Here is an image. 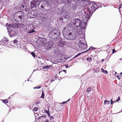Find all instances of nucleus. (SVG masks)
<instances>
[{
  "label": "nucleus",
  "instance_id": "nucleus-1",
  "mask_svg": "<svg viewBox=\"0 0 122 122\" xmlns=\"http://www.w3.org/2000/svg\"><path fill=\"white\" fill-rule=\"evenodd\" d=\"M68 26L64 28L63 30V34L66 39L71 40H74L76 39L78 35L83 34L82 30L80 27L70 30Z\"/></svg>",
  "mask_w": 122,
  "mask_h": 122
},
{
  "label": "nucleus",
  "instance_id": "nucleus-2",
  "mask_svg": "<svg viewBox=\"0 0 122 122\" xmlns=\"http://www.w3.org/2000/svg\"><path fill=\"white\" fill-rule=\"evenodd\" d=\"M38 2V0H32L30 2V6L31 9L30 12H29L30 9L28 8H25V9H23V11L26 12L27 14H30V18H34L38 15L37 12L36 10V3Z\"/></svg>",
  "mask_w": 122,
  "mask_h": 122
},
{
  "label": "nucleus",
  "instance_id": "nucleus-3",
  "mask_svg": "<svg viewBox=\"0 0 122 122\" xmlns=\"http://www.w3.org/2000/svg\"><path fill=\"white\" fill-rule=\"evenodd\" d=\"M41 2L38 0V2L36 3V5L38 8L43 12L46 10L48 11L51 9V4L47 1H43Z\"/></svg>",
  "mask_w": 122,
  "mask_h": 122
},
{
  "label": "nucleus",
  "instance_id": "nucleus-4",
  "mask_svg": "<svg viewBox=\"0 0 122 122\" xmlns=\"http://www.w3.org/2000/svg\"><path fill=\"white\" fill-rule=\"evenodd\" d=\"M89 3L90 5L92 4V5L89 8L88 7H85L83 10V11L85 14H86V12H87L89 14H91L92 15L93 13L99 7L98 6L99 4L98 3L96 4L93 2H92L91 3L89 2Z\"/></svg>",
  "mask_w": 122,
  "mask_h": 122
},
{
  "label": "nucleus",
  "instance_id": "nucleus-5",
  "mask_svg": "<svg viewBox=\"0 0 122 122\" xmlns=\"http://www.w3.org/2000/svg\"><path fill=\"white\" fill-rule=\"evenodd\" d=\"M60 35V31L54 28L50 32L48 36L50 39L54 40L59 38Z\"/></svg>",
  "mask_w": 122,
  "mask_h": 122
},
{
  "label": "nucleus",
  "instance_id": "nucleus-6",
  "mask_svg": "<svg viewBox=\"0 0 122 122\" xmlns=\"http://www.w3.org/2000/svg\"><path fill=\"white\" fill-rule=\"evenodd\" d=\"M14 17L15 20L17 22H22L23 21L24 15L21 11L17 12L14 15Z\"/></svg>",
  "mask_w": 122,
  "mask_h": 122
},
{
  "label": "nucleus",
  "instance_id": "nucleus-7",
  "mask_svg": "<svg viewBox=\"0 0 122 122\" xmlns=\"http://www.w3.org/2000/svg\"><path fill=\"white\" fill-rule=\"evenodd\" d=\"M67 5L66 4L64 5L62 8L63 11L61 13V15L65 18H67L69 16L68 12V8Z\"/></svg>",
  "mask_w": 122,
  "mask_h": 122
},
{
  "label": "nucleus",
  "instance_id": "nucleus-8",
  "mask_svg": "<svg viewBox=\"0 0 122 122\" xmlns=\"http://www.w3.org/2000/svg\"><path fill=\"white\" fill-rule=\"evenodd\" d=\"M81 21L80 19L78 18H75L72 21L71 25L75 27V29L78 28V27H80V25Z\"/></svg>",
  "mask_w": 122,
  "mask_h": 122
},
{
  "label": "nucleus",
  "instance_id": "nucleus-9",
  "mask_svg": "<svg viewBox=\"0 0 122 122\" xmlns=\"http://www.w3.org/2000/svg\"><path fill=\"white\" fill-rule=\"evenodd\" d=\"M5 25L6 26L7 30L9 33L10 35V36H13L10 34L9 32V30H10V31H11V29L10 28H17L18 27V24L17 23H14L8 24V23H6L5 24Z\"/></svg>",
  "mask_w": 122,
  "mask_h": 122
},
{
  "label": "nucleus",
  "instance_id": "nucleus-10",
  "mask_svg": "<svg viewBox=\"0 0 122 122\" xmlns=\"http://www.w3.org/2000/svg\"><path fill=\"white\" fill-rule=\"evenodd\" d=\"M37 19L38 20H42L43 21L46 20L47 19V15L45 13L41 12L38 14Z\"/></svg>",
  "mask_w": 122,
  "mask_h": 122
},
{
  "label": "nucleus",
  "instance_id": "nucleus-11",
  "mask_svg": "<svg viewBox=\"0 0 122 122\" xmlns=\"http://www.w3.org/2000/svg\"><path fill=\"white\" fill-rule=\"evenodd\" d=\"M54 43L52 41H50L47 42L46 44V48L47 49H49L51 48L53 46Z\"/></svg>",
  "mask_w": 122,
  "mask_h": 122
},
{
  "label": "nucleus",
  "instance_id": "nucleus-12",
  "mask_svg": "<svg viewBox=\"0 0 122 122\" xmlns=\"http://www.w3.org/2000/svg\"><path fill=\"white\" fill-rule=\"evenodd\" d=\"M9 41V40L7 38H4L1 40V41H0V45L5 46L7 44Z\"/></svg>",
  "mask_w": 122,
  "mask_h": 122
},
{
  "label": "nucleus",
  "instance_id": "nucleus-13",
  "mask_svg": "<svg viewBox=\"0 0 122 122\" xmlns=\"http://www.w3.org/2000/svg\"><path fill=\"white\" fill-rule=\"evenodd\" d=\"M86 16L85 17L83 20V22H85L87 23L88 20L90 19L91 17L92 16L91 14H89L86 12Z\"/></svg>",
  "mask_w": 122,
  "mask_h": 122
},
{
  "label": "nucleus",
  "instance_id": "nucleus-14",
  "mask_svg": "<svg viewBox=\"0 0 122 122\" xmlns=\"http://www.w3.org/2000/svg\"><path fill=\"white\" fill-rule=\"evenodd\" d=\"M77 2L78 3H84V5H87V4H89V1H87L85 0H77Z\"/></svg>",
  "mask_w": 122,
  "mask_h": 122
},
{
  "label": "nucleus",
  "instance_id": "nucleus-15",
  "mask_svg": "<svg viewBox=\"0 0 122 122\" xmlns=\"http://www.w3.org/2000/svg\"><path fill=\"white\" fill-rule=\"evenodd\" d=\"M81 24V29H85L86 27L87 23H86L85 22H83L82 21Z\"/></svg>",
  "mask_w": 122,
  "mask_h": 122
},
{
  "label": "nucleus",
  "instance_id": "nucleus-16",
  "mask_svg": "<svg viewBox=\"0 0 122 122\" xmlns=\"http://www.w3.org/2000/svg\"><path fill=\"white\" fill-rule=\"evenodd\" d=\"M9 2V0H0V2L1 3L2 5H4L5 4H8Z\"/></svg>",
  "mask_w": 122,
  "mask_h": 122
},
{
  "label": "nucleus",
  "instance_id": "nucleus-17",
  "mask_svg": "<svg viewBox=\"0 0 122 122\" xmlns=\"http://www.w3.org/2000/svg\"><path fill=\"white\" fill-rule=\"evenodd\" d=\"M81 45H84V47H83L84 49H87V45L85 43H84L82 42L81 40H80L79 41Z\"/></svg>",
  "mask_w": 122,
  "mask_h": 122
},
{
  "label": "nucleus",
  "instance_id": "nucleus-18",
  "mask_svg": "<svg viewBox=\"0 0 122 122\" xmlns=\"http://www.w3.org/2000/svg\"><path fill=\"white\" fill-rule=\"evenodd\" d=\"M76 8V4H74L72 5V6H71V10L72 11H74L75 10Z\"/></svg>",
  "mask_w": 122,
  "mask_h": 122
},
{
  "label": "nucleus",
  "instance_id": "nucleus-19",
  "mask_svg": "<svg viewBox=\"0 0 122 122\" xmlns=\"http://www.w3.org/2000/svg\"><path fill=\"white\" fill-rule=\"evenodd\" d=\"M65 44V42L61 41L59 43V45L60 46L63 47L66 45Z\"/></svg>",
  "mask_w": 122,
  "mask_h": 122
},
{
  "label": "nucleus",
  "instance_id": "nucleus-20",
  "mask_svg": "<svg viewBox=\"0 0 122 122\" xmlns=\"http://www.w3.org/2000/svg\"><path fill=\"white\" fill-rule=\"evenodd\" d=\"M25 31L28 33H33V32H31L32 31L29 29V27L26 28V29L25 30Z\"/></svg>",
  "mask_w": 122,
  "mask_h": 122
},
{
  "label": "nucleus",
  "instance_id": "nucleus-21",
  "mask_svg": "<svg viewBox=\"0 0 122 122\" xmlns=\"http://www.w3.org/2000/svg\"><path fill=\"white\" fill-rule=\"evenodd\" d=\"M52 66L51 65L46 66L43 67L42 68L45 69H49L52 68Z\"/></svg>",
  "mask_w": 122,
  "mask_h": 122
},
{
  "label": "nucleus",
  "instance_id": "nucleus-22",
  "mask_svg": "<svg viewBox=\"0 0 122 122\" xmlns=\"http://www.w3.org/2000/svg\"><path fill=\"white\" fill-rule=\"evenodd\" d=\"M56 2L57 3L61 4L65 2V0H56Z\"/></svg>",
  "mask_w": 122,
  "mask_h": 122
},
{
  "label": "nucleus",
  "instance_id": "nucleus-23",
  "mask_svg": "<svg viewBox=\"0 0 122 122\" xmlns=\"http://www.w3.org/2000/svg\"><path fill=\"white\" fill-rule=\"evenodd\" d=\"M119 10L120 14L122 16V5H120V7L119 8Z\"/></svg>",
  "mask_w": 122,
  "mask_h": 122
},
{
  "label": "nucleus",
  "instance_id": "nucleus-24",
  "mask_svg": "<svg viewBox=\"0 0 122 122\" xmlns=\"http://www.w3.org/2000/svg\"><path fill=\"white\" fill-rule=\"evenodd\" d=\"M18 26L17 28H21L23 27L24 26H25V25L22 24H18Z\"/></svg>",
  "mask_w": 122,
  "mask_h": 122
},
{
  "label": "nucleus",
  "instance_id": "nucleus-25",
  "mask_svg": "<svg viewBox=\"0 0 122 122\" xmlns=\"http://www.w3.org/2000/svg\"><path fill=\"white\" fill-rule=\"evenodd\" d=\"M85 53V51H84L80 53L77 54V55H76L75 56H74L72 59H75L77 57H78L80 55L82 54L83 53Z\"/></svg>",
  "mask_w": 122,
  "mask_h": 122
},
{
  "label": "nucleus",
  "instance_id": "nucleus-26",
  "mask_svg": "<svg viewBox=\"0 0 122 122\" xmlns=\"http://www.w3.org/2000/svg\"><path fill=\"white\" fill-rule=\"evenodd\" d=\"M101 71L103 73L107 74L108 73L107 71L106 70H104L103 68H102L101 69Z\"/></svg>",
  "mask_w": 122,
  "mask_h": 122
},
{
  "label": "nucleus",
  "instance_id": "nucleus-27",
  "mask_svg": "<svg viewBox=\"0 0 122 122\" xmlns=\"http://www.w3.org/2000/svg\"><path fill=\"white\" fill-rule=\"evenodd\" d=\"M29 27L30 30L32 31H31V32H33V33L35 32V31L34 30V29H35L34 28L31 26H29Z\"/></svg>",
  "mask_w": 122,
  "mask_h": 122
},
{
  "label": "nucleus",
  "instance_id": "nucleus-28",
  "mask_svg": "<svg viewBox=\"0 0 122 122\" xmlns=\"http://www.w3.org/2000/svg\"><path fill=\"white\" fill-rule=\"evenodd\" d=\"M67 1V2L69 4L70 3H71L72 2L74 1V2L75 3V1H76V0H66Z\"/></svg>",
  "mask_w": 122,
  "mask_h": 122
},
{
  "label": "nucleus",
  "instance_id": "nucleus-29",
  "mask_svg": "<svg viewBox=\"0 0 122 122\" xmlns=\"http://www.w3.org/2000/svg\"><path fill=\"white\" fill-rule=\"evenodd\" d=\"M18 42V41L16 40H14L12 41H11V43H13L15 45H17V44Z\"/></svg>",
  "mask_w": 122,
  "mask_h": 122
},
{
  "label": "nucleus",
  "instance_id": "nucleus-30",
  "mask_svg": "<svg viewBox=\"0 0 122 122\" xmlns=\"http://www.w3.org/2000/svg\"><path fill=\"white\" fill-rule=\"evenodd\" d=\"M110 103V101H108L107 100H105L104 102V105H106L107 104H109Z\"/></svg>",
  "mask_w": 122,
  "mask_h": 122
},
{
  "label": "nucleus",
  "instance_id": "nucleus-31",
  "mask_svg": "<svg viewBox=\"0 0 122 122\" xmlns=\"http://www.w3.org/2000/svg\"><path fill=\"white\" fill-rule=\"evenodd\" d=\"M44 91H43L42 90V93L41 96L40 97L41 98H42L43 99H44Z\"/></svg>",
  "mask_w": 122,
  "mask_h": 122
},
{
  "label": "nucleus",
  "instance_id": "nucleus-32",
  "mask_svg": "<svg viewBox=\"0 0 122 122\" xmlns=\"http://www.w3.org/2000/svg\"><path fill=\"white\" fill-rule=\"evenodd\" d=\"M25 51H27L28 50L27 48L25 45H24L22 48Z\"/></svg>",
  "mask_w": 122,
  "mask_h": 122
},
{
  "label": "nucleus",
  "instance_id": "nucleus-33",
  "mask_svg": "<svg viewBox=\"0 0 122 122\" xmlns=\"http://www.w3.org/2000/svg\"><path fill=\"white\" fill-rule=\"evenodd\" d=\"M1 101L4 103H7L8 102V101L7 99H5L4 100H2Z\"/></svg>",
  "mask_w": 122,
  "mask_h": 122
},
{
  "label": "nucleus",
  "instance_id": "nucleus-34",
  "mask_svg": "<svg viewBox=\"0 0 122 122\" xmlns=\"http://www.w3.org/2000/svg\"><path fill=\"white\" fill-rule=\"evenodd\" d=\"M86 60L89 62H90L92 61V58L91 57L87 58H86Z\"/></svg>",
  "mask_w": 122,
  "mask_h": 122
},
{
  "label": "nucleus",
  "instance_id": "nucleus-35",
  "mask_svg": "<svg viewBox=\"0 0 122 122\" xmlns=\"http://www.w3.org/2000/svg\"><path fill=\"white\" fill-rule=\"evenodd\" d=\"M93 47L92 46L90 47L87 50L85 51V52L87 51H90V50H92L93 49Z\"/></svg>",
  "mask_w": 122,
  "mask_h": 122
},
{
  "label": "nucleus",
  "instance_id": "nucleus-36",
  "mask_svg": "<svg viewBox=\"0 0 122 122\" xmlns=\"http://www.w3.org/2000/svg\"><path fill=\"white\" fill-rule=\"evenodd\" d=\"M38 109V108L36 107H35L33 109V111L36 112L37 111Z\"/></svg>",
  "mask_w": 122,
  "mask_h": 122
},
{
  "label": "nucleus",
  "instance_id": "nucleus-37",
  "mask_svg": "<svg viewBox=\"0 0 122 122\" xmlns=\"http://www.w3.org/2000/svg\"><path fill=\"white\" fill-rule=\"evenodd\" d=\"M92 88L91 87H89L86 90V92H90Z\"/></svg>",
  "mask_w": 122,
  "mask_h": 122
},
{
  "label": "nucleus",
  "instance_id": "nucleus-38",
  "mask_svg": "<svg viewBox=\"0 0 122 122\" xmlns=\"http://www.w3.org/2000/svg\"><path fill=\"white\" fill-rule=\"evenodd\" d=\"M31 54L33 57H35L36 56L34 52H31Z\"/></svg>",
  "mask_w": 122,
  "mask_h": 122
},
{
  "label": "nucleus",
  "instance_id": "nucleus-39",
  "mask_svg": "<svg viewBox=\"0 0 122 122\" xmlns=\"http://www.w3.org/2000/svg\"><path fill=\"white\" fill-rule=\"evenodd\" d=\"M100 70H99V68H97L94 70L97 73Z\"/></svg>",
  "mask_w": 122,
  "mask_h": 122
},
{
  "label": "nucleus",
  "instance_id": "nucleus-40",
  "mask_svg": "<svg viewBox=\"0 0 122 122\" xmlns=\"http://www.w3.org/2000/svg\"><path fill=\"white\" fill-rule=\"evenodd\" d=\"M63 71L65 73H64L62 72V73L65 75V74L66 73V71L65 70H63Z\"/></svg>",
  "mask_w": 122,
  "mask_h": 122
},
{
  "label": "nucleus",
  "instance_id": "nucleus-41",
  "mask_svg": "<svg viewBox=\"0 0 122 122\" xmlns=\"http://www.w3.org/2000/svg\"><path fill=\"white\" fill-rule=\"evenodd\" d=\"M41 87V86H39V87H36L34 88V89H40V88Z\"/></svg>",
  "mask_w": 122,
  "mask_h": 122
},
{
  "label": "nucleus",
  "instance_id": "nucleus-42",
  "mask_svg": "<svg viewBox=\"0 0 122 122\" xmlns=\"http://www.w3.org/2000/svg\"><path fill=\"white\" fill-rule=\"evenodd\" d=\"M120 100V97H119L117 98V99L116 100V102H118V101Z\"/></svg>",
  "mask_w": 122,
  "mask_h": 122
},
{
  "label": "nucleus",
  "instance_id": "nucleus-43",
  "mask_svg": "<svg viewBox=\"0 0 122 122\" xmlns=\"http://www.w3.org/2000/svg\"><path fill=\"white\" fill-rule=\"evenodd\" d=\"M115 51V50L114 49H113L112 50V54H113L114 53Z\"/></svg>",
  "mask_w": 122,
  "mask_h": 122
},
{
  "label": "nucleus",
  "instance_id": "nucleus-44",
  "mask_svg": "<svg viewBox=\"0 0 122 122\" xmlns=\"http://www.w3.org/2000/svg\"><path fill=\"white\" fill-rule=\"evenodd\" d=\"M111 104H112L113 103V101L112 100V99L111 100Z\"/></svg>",
  "mask_w": 122,
  "mask_h": 122
},
{
  "label": "nucleus",
  "instance_id": "nucleus-45",
  "mask_svg": "<svg viewBox=\"0 0 122 122\" xmlns=\"http://www.w3.org/2000/svg\"><path fill=\"white\" fill-rule=\"evenodd\" d=\"M45 113H48L49 112L48 111V110H45Z\"/></svg>",
  "mask_w": 122,
  "mask_h": 122
},
{
  "label": "nucleus",
  "instance_id": "nucleus-46",
  "mask_svg": "<svg viewBox=\"0 0 122 122\" xmlns=\"http://www.w3.org/2000/svg\"><path fill=\"white\" fill-rule=\"evenodd\" d=\"M21 8H24L25 7V6L24 5H23V4H22L21 5Z\"/></svg>",
  "mask_w": 122,
  "mask_h": 122
},
{
  "label": "nucleus",
  "instance_id": "nucleus-47",
  "mask_svg": "<svg viewBox=\"0 0 122 122\" xmlns=\"http://www.w3.org/2000/svg\"><path fill=\"white\" fill-rule=\"evenodd\" d=\"M45 122H49V120L48 119H46L45 121Z\"/></svg>",
  "mask_w": 122,
  "mask_h": 122
},
{
  "label": "nucleus",
  "instance_id": "nucleus-48",
  "mask_svg": "<svg viewBox=\"0 0 122 122\" xmlns=\"http://www.w3.org/2000/svg\"><path fill=\"white\" fill-rule=\"evenodd\" d=\"M67 102V101L66 102H62V104H64L65 103H66Z\"/></svg>",
  "mask_w": 122,
  "mask_h": 122
},
{
  "label": "nucleus",
  "instance_id": "nucleus-49",
  "mask_svg": "<svg viewBox=\"0 0 122 122\" xmlns=\"http://www.w3.org/2000/svg\"><path fill=\"white\" fill-rule=\"evenodd\" d=\"M65 66L66 68H67L69 67L67 65H65Z\"/></svg>",
  "mask_w": 122,
  "mask_h": 122
},
{
  "label": "nucleus",
  "instance_id": "nucleus-50",
  "mask_svg": "<svg viewBox=\"0 0 122 122\" xmlns=\"http://www.w3.org/2000/svg\"><path fill=\"white\" fill-rule=\"evenodd\" d=\"M121 76H118V75H117L116 76V77L117 78H118V77H121Z\"/></svg>",
  "mask_w": 122,
  "mask_h": 122
},
{
  "label": "nucleus",
  "instance_id": "nucleus-51",
  "mask_svg": "<svg viewBox=\"0 0 122 122\" xmlns=\"http://www.w3.org/2000/svg\"><path fill=\"white\" fill-rule=\"evenodd\" d=\"M47 114L49 116H50V113H49V112L48 113H47Z\"/></svg>",
  "mask_w": 122,
  "mask_h": 122
},
{
  "label": "nucleus",
  "instance_id": "nucleus-52",
  "mask_svg": "<svg viewBox=\"0 0 122 122\" xmlns=\"http://www.w3.org/2000/svg\"><path fill=\"white\" fill-rule=\"evenodd\" d=\"M50 117H51V118H50V119L51 118L53 119L54 117H53L52 116H50Z\"/></svg>",
  "mask_w": 122,
  "mask_h": 122
},
{
  "label": "nucleus",
  "instance_id": "nucleus-53",
  "mask_svg": "<svg viewBox=\"0 0 122 122\" xmlns=\"http://www.w3.org/2000/svg\"><path fill=\"white\" fill-rule=\"evenodd\" d=\"M60 20H63V18H60L59 19Z\"/></svg>",
  "mask_w": 122,
  "mask_h": 122
},
{
  "label": "nucleus",
  "instance_id": "nucleus-54",
  "mask_svg": "<svg viewBox=\"0 0 122 122\" xmlns=\"http://www.w3.org/2000/svg\"><path fill=\"white\" fill-rule=\"evenodd\" d=\"M35 103L36 104H38L39 103L38 102H35Z\"/></svg>",
  "mask_w": 122,
  "mask_h": 122
},
{
  "label": "nucleus",
  "instance_id": "nucleus-55",
  "mask_svg": "<svg viewBox=\"0 0 122 122\" xmlns=\"http://www.w3.org/2000/svg\"><path fill=\"white\" fill-rule=\"evenodd\" d=\"M51 82H52L53 81H54V80H53V79H52V80H51Z\"/></svg>",
  "mask_w": 122,
  "mask_h": 122
},
{
  "label": "nucleus",
  "instance_id": "nucleus-56",
  "mask_svg": "<svg viewBox=\"0 0 122 122\" xmlns=\"http://www.w3.org/2000/svg\"><path fill=\"white\" fill-rule=\"evenodd\" d=\"M118 77V78H117L119 80H120V77Z\"/></svg>",
  "mask_w": 122,
  "mask_h": 122
},
{
  "label": "nucleus",
  "instance_id": "nucleus-57",
  "mask_svg": "<svg viewBox=\"0 0 122 122\" xmlns=\"http://www.w3.org/2000/svg\"><path fill=\"white\" fill-rule=\"evenodd\" d=\"M104 61V59H102V60L101 61L103 62Z\"/></svg>",
  "mask_w": 122,
  "mask_h": 122
},
{
  "label": "nucleus",
  "instance_id": "nucleus-58",
  "mask_svg": "<svg viewBox=\"0 0 122 122\" xmlns=\"http://www.w3.org/2000/svg\"><path fill=\"white\" fill-rule=\"evenodd\" d=\"M95 49V48L93 47V49Z\"/></svg>",
  "mask_w": 122,
  "mask_h": 122
},
{
  "label": "nucleus",
  "instance_id": "nucleus-59",
  "mask_svg": "<svg viewBox=\"0 0 122 122\" xmlns=\"http://www.w3.org/2000/svg\"><path fill=\"white\" fill-rule=\"evenodd\" d=\"M70 100V99H69L67 101H67V102H68V101H69Z\"/></svg>",
  "mask_w": 122,
  "mask_h": 122
},
{
  "label": "nucleus",
  "instance_id": "nucleus-60",
  "mask_svg": "<svg viewBox=\"0 0 122 122\" xmlns=\"http://www.w3.org/2000/svg\"><path fill=\"white\" fill-rule=\"evenodd\" d=\"M116 102V101H113V103L114 102V103H115L116 102Z\"/></svg>",
  "mask_w": 122,
  "mask_h": 122
},
{
  "label": "nucleus",
  "instance_id": "nucleus-61",
  "mask_svg": "<svg viewBox=\"0 0 122 122\" xmlns=\"http://www.w3.org/2000/svg\"><path fill=\"white\" fill-rule=\"evenodd\" d=\"M40 40V39H37V41H38V40Z\"/></svg>",
  "mask_w": 122,
  "mask_h": 122
},
{
  "label": "nucleus",
  "instance_id": "nucleus-62",
  "mask_svg": "<svg viewBox=\"0 0 122 122\" xmlns=\"http://www.w3.org/2000/svg\"><path fill=\"white\" fill-rule=\"evenodd\" d=\"M61 72H61L60 71V72H59V74H60V73Z\"/></svg>",
  "mask_w": 122,
  "mask_h": 122
},
{
  "label": "nucleus",
  "instance_id": "nucleus-63",
  "mask_svg": "<svg viewBox=\"0 0 122 122\" xmlns=\"http://www.w3.org/2000/svg\"><path fill=\"white\" fill-rule=\"evenodd\" d=\"M122 59V58H121V59H119V60H121V59Z\"/></svg>",
  "mask_w": 122,
  "mask_h": 122
},
{
  "label": "nucleus",
  "instance_id": "nucleus-64",
  "mask_svg": "<svg viewBox=\"0 0 122 122\" xmlns=\"http://www.w3.org/2000/svg\"><path fill=\"white\" fill-rule=\"evenodd\" d=\"M120 74H122V72L121 73H120Z\"/></svg>",
  "mask_w": 122,
  "mask_h": 122
}]
</instances>
